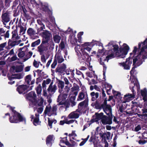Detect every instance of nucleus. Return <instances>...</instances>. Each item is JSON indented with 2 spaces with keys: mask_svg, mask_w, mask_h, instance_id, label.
I'll return each instance as SVG.
<instances>
[{
  "mask_svg": "<svg viewBox=\"0 0 147 147\" xmlns=\"http://www.w3.org/2000/svg\"><path fill=\"white\" fill-rule=\"evenodd\" d=\"M104 116L102 113L98 114L96 115L95 121H97L100 120H101Z\"/></svg>",
  "mask_w": 147,
  "mask_h": 147,
  "instance_id": "obj_34",
  "label": "nucleus"
},
{
  "mask_svg": "<svg viewBox=\"0 0 147 147\" xmlns=\"http://www.w3.org/2000/svg\"><path fill=\"white\" fill-rule=\"evenodd\" d=\"M57 106L56 105H54L52 108L50 104L48 105L46 107L44 111V113L46 115L49 116L52 115H57Z\"/></svg>",
  "mask_w": 147,
  "mask_h": 147,
  "instance_id": "obj_6",
  "label": "nucleus"
},
{
  "mask_svg": "<svg viewBox=\"0 0 147 147\" xmlns=\"http://www.w3.org/2000/svg\"><path fill=\"white\" fill-rule=\"evenodd\" d=\"M146 142L145 140H140L139 141L138 143L140 144L143 145L145 144Z\"/></svg>",
  "mask_w": 147,
  "mask_h": 147,
  "instance_id": "obj_56",
  "label": "nucleus"
},
{
  "mask_svg": "<svg viewBox=\"0 0 147 147\" xmlns=\"http://www.w3.org/2000/svg\"><path fill=\"white\" fill-rule=\"evenodd\" d=\"M43 95L45 97H47V93L46 92V91L45 90V88H43Z\"/></svg>",
  "mask_w": 147,
  "mask_h": 147,
  "instance_id": "obj_55",
  "label": "nucleus"
},
{
  "mask_svg": "<svg viewBox=\"0 0 147 147\" xmlns=\"http://www.w3.org/2000/svg\"><path fill=\"white\" fill-rule=\"evenodd\" d=\"M2 75L4 76H6V74L8 75V70H4L2 71Z\"/></svg>",
  "mask_w": 147,
  "mask_h": 147,
  "instance_id": "obj_52",
  "label": "nucleus"
},
{
  "mask_svg": "<svg viewBox=\"0 0 147 147\" xmlns=\"http://www.w3.org/2000/svg\"><path fill=\"white\" fill-rule=\"evenodd\" d=\"M55 60L59 63H61L64 61V59L62 56L59 54H56L55 58Z\"/></svg>",
  "mask_w": 147,
  "mask_h": 147,
  "instance_id": "obj_21",
  "label": "nucleus"
},
{
  "mask_svg": "<svg viewBox=\"0 0 147 147\" xmlns=\"http://www.w3.org/2000/svg\"><path fill=\"white\" fill-rule=\"evenodd\" d=\"M80 113L79 111H77L73 112L69 114L67 117L68 119H76L79 117Z\"/></svg>",
  "mask_w": 147,
  "mask_h": 147,
  "instance_id": "obj_14",
  "label": "nucleus"
},
{
  "mask_svg": "<svg viewBox=\"0 0 147 147\" xmlns=\"http://www.w3.org/2000/svg\"><path fill=\"white\" fill-rule=\"evenodd\" d=\"M38 51L40 53H42L44 51H46L47 48L46 45L42 43L40 46L38 47Z\"/></svg>",
  "mask_w": 147,
  "mask_h": 147,
  "instance_id": "obj_22",
  "label": "nucleus"
},
{
  "mask_svg": "<svg viewBox=\"0 0 147 147\" xmlns=\"http://www.w3.org/2000/svg\"><path fill=\"white\" fill-rule=\"evenodd\" d=\"M48 125L50 127V128H52V124L53 123L54 124H55L57 123V121L55 119H49V118H48Z\"/></svg>",
  "mask_w": 147,
  "mask_h": 147,
  "instance_id": "obj_28",
  "label": "nucleus"
},
{
  "mask_svg": "<svg viewBox=\"0 0 147 147\" xmlns=\"http://www.w3.org/2000/svg\"><path fill=\"white\" fill-rule=\"evenodd\" d=\"M28 88L27 86L22 85L19 86L17 88V90L20 94H22Z\"/></svg>",
  "mask_w": 147,
  "mask_h": 147,
  "instance_id": "obj_19",
  "label": "nucleus"
},
{
  "mask_svg": "<svg viewBox=\"0 0 147 147\" xmlns=\"http://www.w3.org/2000/svg\"><path fill=\"white\" fill-rule=\"evenodd\" d=\"M51 82V80L49 79H47L46 80L43 81L42 84V86L43 88L46 89V85L49 84Z\"/></svg>",
  "mask_w": 147,
  "mask_h": 147,
  "instance_id": "obj_32",
  "label": "nucleus"
},
{
  "mask_svg": "<svg viewBox=\"0 0 147 147\" xmlns=\"http://www.w3.org/2000/svg\"><path fill=\"white\" fill-rule=\"evenodd\" d=\"M40 42V39H38L36 41L32 42L31 45V46L34 47L38 45H39Z\"/></svg>",
  "mask_w": 147,
  "mask_h": 147,
  "instance_id": "obj_41",
  "label": "nucleus"
},
{
  "mask_svg": "<svg viewBox=\"0 0 147 147\" xmlns=\"http://www.w3.org/2000/svg\"><path fill=\"white\" fill-rule=\"evenodd\" d=\"M87 105V101H84L81 102L79 105V108L81 109L82 107H86Z\"/></svg>",
  "mask_w": 147,
  "mask_h": 147,
  "instance_id": "obj_35",
  "label": "nucleus"
},
{
  "mask_svg": "<svg viewBox=\"0 0 147 147\" xmlns=\"http://www.w3.org/2000/svg\"><path fill=\"white\" fill-rule=\"evenodd\" d=\"M12 39L13 40L18 39L19 38L18 34L17 33V31L15 30L12 32Z\"/></svg>",
  "mask_w": 147,
  "mask_h": 147,
  "instance_id": "obj_27",
  "label": "nucleus"
},
{
  "mask_svg": "<svg viewBox=\"0 0 147 147\" xmlns=\"http://www.w3.org/2000/svg\"><path fill=\"white\" fill-rule=\"evenodd\" d=\"M61 38L59 36L56 35L54 37V40L55 42L56 43H58L59 42Z\"/></svg>",
  "mask_w": 147,
  "mask_h": 147,
  "instance_id": "obj_39",
  "label": "nucleus"
},
{
  "mask_svg": "<svg viewBox=\"0 0 147 147\" xmlns=\"http://www.w3.org/2000/svg\"><path fill=\"white\" fill-rule=\"evenodd\" d=\"M141 129V127L140 125H137L135 128V130L137 131H139Z\"/></svg>",
  "mask_w": 147,
  "mask_h": 147,
  "instance_id": "obj_59",
  "label": "nucleus"
},
{
  "mask_svg": "<svg viewBox=\"0 0 147 147\" xmlns=\"http://www.w3.org/2000/svg\"><path fill=\"white\" fill-rule=\"evenodd\" d=\"M26 82L28 84H30V82L31 81V76L30 75H28L26 77Z\"/></svg>",
  "mask_w": 147,
  "mask_h": 147,
  "instance_id": "obj_42",
  "label": "nucleus"
},
{
  "mask_svg": "<svg viewBox=\"0 0 147 147\" xmlns=\"http://www.w3.org/2000/svg\"><path fill=\"white\" fill-rule=\"evenodd\" d=\"M24 48L26 49V47H24L23 48H20V51L18 54V56L20 58H22L25 55V52L24 51H22V50Z\"/></svg>",
  "mask_w": 147,
  "mask_h": 147,
  "instance_id": "obj_30",
  "label": "nucleus"
},
{
  "mask_svg": "<svg viewBox=\"0 0 147 147\" xmlns=\"http://www.w3.org/2000/svg\"><path fill=\"white\" fill-rule=\"evenodd\" d=\"M18 58L16 56V55L15 54L13 56L11 57V61H14L17 60Z\"/></svg>",
  "mask_w": 147,
  "mask_h": 147,
  "instance_id": "obj_47",
  "label": "nucleus"
},
{
  "mask_svg": "<svg viewBox=\"0 0 147 147\" xmlns=\"http://www.w3.org/2000/svg\"><path fill=\"white\" fill-rule=\"evenodd\" d=\"M70 142L72 144H69V142L67 141L66 137L63 138L61 140L59 144V145L62 147H64V144H66L68 146V147H74V146L75 145L76 143L74 141L70 140Z\"/></svg>",
  "mask_w": 147,
  "mask_h": 147,
  "instance_id": "obj_9",
  "label": "nucleus"
},
{
  "mask_svg": "<svg viewBox=\"0 0 147 147\" xmlns=\"http://www.w3.org/2000/svg\"><path fill=\"white\" fill-rule=\"evenodd\" d=\"M28 98H31L29 99L30 100L29 102L30 105L32 107H34V106L37 104V100L35 99L36 97V94L34 92H29L28 95Z\"/></svg>",
  "mask_w": 147,
  "mask_h": 147,
  "instance_id": "obj_7",
  "label": "nucleus"
},
{
  "mask_svg": "<svg viewBox=\"0 0 147 147\" xmlns=\"http://www.w3.org/2000/svg\"><path fill=\"white\" fill-rule=\"evenodd\" d=\"M85 96V95L83 92H80L79 94L77 100L78 101L82 100L84 98Z\"/></svg>",
  "mask_w": 147,
  "mask_h": 147,
  "instance_id": "obj_36",
  "label": "nucleus"
},
{
  "mask_svg": "<svg viewBox=\"0 0 147 147\" xmlns=\"http://www.w3.org/2000/svg\"><path fill=\"white\" fill-rule=\"evenodd\" d=\"M24 76V75L23 74H17L12 75L11 78L20 79L23 78Z\"/></svg>",
  "mask_w": 147,
  "mask_h": 147,
  "instance_id": "obj_26",
  "label": "nucleus"
},
{
  "mask_svg": "<svg viewBox=\"0 0 147 147\" xmlns=\"http://www.w3.org/2000/svg\"><path fill=\"white\" fill-rule=\"evenodd\" d=\"M23 70V67L22 65L12 66L10 70L13 72H19L22 71Z\"/></svg>",
  "mask_w": 147,
  "mask_h": 147,
  "instance_id": "obj_16",
  "label": "nucleus"
},
{
  "mask_svg": "<svg viewBox=\"0 0 147 147\" xmlns=\"http://www.w3.org/2000/svg\"><path fill=\"white\" fill-rule=\"evenodd\" d=\"M27 32L28 34L30 36H32L36 34V31L31 28H29Z\"/></svg>",
  "mask_w": 147,
  "mask_h": 147,
  "instance_id": "obj_31",
  "label": "nucleus"
},
{
  "mask_svg": "<svg viewBox=\"0 0 147 147\" xmlns=\"http://www.w3.org/2000/svg\"><path fill=\"white\" fill-rule=\"evenodd\" d=\"M40 5L42 6V8L45 11H47L48 10L49 5L47 3H40Z\"/></svg>",
  "mask_w": 147,
  "mask_h": 147,
  "instance_id": "obj_29",
  "label": "nucleus"
},
{
  "mask_svg": "<svg viewBox=\"0 0 147 147\" xmlns=\"http://www.w3.org/2000/svg\"><path fill=\"white\" fill-rule=\"evenodd\" d=\"M58 86L59 88V92L61 93L62 92L63 89L64 87V82L61 80H59Z\"/></svg>",
  "mask_w": 147,
  "mask_h": 147,
  "instance_id": "obj_23",
  "label": "nucleus"
},
{
  "mask_svg": "<svg viewBox=\"0 0 147 147\" xmlns=\"http://www.w3.org/2000/svg\"><path fill=\"white\" fill-rule=\"evenodd\" d=\"M112 88L111 86L108 83H106L105 84V89L108 95L110 94L111 90Z\"/></svg>",
  "mask_w": 147,
  "mask_h": 147,
  "instance_id": "obj_24",
  "label": "nucleus"
},
{
  "mask_svg": "<svg viewBox=\"0 0 147 147\" xmlns=\"http://www.w3.org/2000/svg\"><path fill=\"white\" fill-rule=\"evenodd\" d=\"M103 111L110 117L112 116V109L111 106L107 105V100H105L104 103L102 105Z\"/></svg>",
  "mask_w": 147,
  "mask_h": 147,
  "instance_id": "obj_8",
  "label": "nucleus"
},
{
  "mask_svg": "<svg viewBox=\"0 0 147 147\" xmlns=\"http://www.w3.org/2000/svg\"><path fill=\"white\" fill-rule=\"evenodd\" d=\"M90 95L92 97V100L94 101L98 98L99 94L97 92L95 93L94 92H92L91 93Z\"/></svg>",
  "mask_w": 147,
  "mask_h": 147,
  "instance_id": "obj_25",
  "label": "nucleus"
},
{
  "mask_svg": "<svg viewBox=\"0 0 147 147\" xmlns=\"http://www.w3.org/2000/svg\"><path fill=\"white\" fill-rule=\"evenodd\" d=\"M41 60L43 63H45L46 62V59L45 56L44 55H42L41 57Z\"/></svg>",
  "mask_w": 147,
  "mask_h": 147,
  "instance_id": "obj_57",
  "label": "nucleus"
},
{
  "mask_svg": "<svg viewBox=\"0 0 147 147\" xmlns=\"http://www.w3.org/2000/svg\"><path fill=\"white\" fill-rule=\"evenodd\" d=\"M69 136L70 137H72V138L73 139H75V138H73V137H76L77 135L75 133V131H73L71 134H69Z\"/></svg>",
  "mask_w": 147,
  "mask_h": 147,
  "instance_id": "obj_45",
  "label": "nucleus"
},
{
  "mask_svg": "<svg viewBox=\"0 0 147 147\" xmlns=\"http://www.w3.org/2000/svg\"><path fill=\"white\" fill-rule=\"evenodd\" d=\"M115 98L117 99L118 101L121 100L122 99V97L121 96V94H119V95H117L115 97Z\"/></svg>",
  "mask_w": 147,
  "mask_h": 147,
  "instance_id": "obj_58",
  "label": "nucleus"
},
{
  "mask_svg": "<svg viewBox=\"0 0 147 147\" xmlns=\"http://www.w3.org/2000/svg\"><path fill=\"white\" fill-rule=\"evenodd\" d=\"M137 115L139 117L143 119L146 120L147 119V114H138Z\"/></svg>",
  "mask_w": 147,
  "mask_h": 147,
  "instance_id": "obj_40",
  "label": "nucleus"
},
{
  "mask_svg": "<svg viewBox=\"0 0 147 147\" xmlns=\"http://www.w3.org/2000/svg\"><path fill=\"white\" fill-rule=\"evenodd\" d=\"M103 125L111 124L112 123V119L105 115L101 121Z\"/></svg>",
  "mask_w": 147,
  "mask_h": 147,
  "instance_id": "obj_17",
  "label": "nucleus"
},
{
  "mask_svg": "<svg viewBox=\"0 0 147 147\" xmlns=\"http://www.w3.org/2000/svg\"><path fill=\"white\" fill-rule=\"evenodd\" d=\"M7 14L6 13H4L2 16V18H3V19L5 21L7 22L8 21H7L6 20V17H5L6 16Z\"/></svg>",
  "mask_w": 147,
  "mask_h": 147,
  "instance_id": "obj_61",
  "label": "nucleus"
},
{
  "mask_svg": "<svg viewBox=\"0 0 147 147\" xmlns=\"http://www.w3.org/2000/svg\"><path fill=\"white\" fill-rule=\"evenodd\" d=\"M39 114H35V117H34L33 115H31L30 118L32 119H34L33 123L35 126H37L40 124L41 122L39 120Z\"/></svg>",
  "mask_w": 147,
  "mask_h": 147,
  "instance_id": "obj_15",
  "label": "nucleus"
},
{
  "mask_svg": "<svg viewBox=\"0 0 147 147\" xmlns=\"http://www.w3.org/2000/svg\"><path fill=\"white\" fill-rule=\"evenodd\" d=\"M64 80L65 81V84L66 85H69V82L68 79L66 78H64Z\"/></svg>",
  "mask_w": 147,
  "mask_h": 147,
  "instance_id": "obj_60",
  "label": "nucleus"
},
{
  "mask_svg": "<svg viewBox=\"0 0 147 147\" xmlns=\"http://www.w3.org/2000/svg\"><path fill=\"white\" fill-rule=\"evenodd\" d=\"M37 104L36 105L34 106V107H35V108H36V106ZM33 107L35 108L34 107ZM36 108L37 109V111L40 113H41L43 110V108L42 107L38 106V107H37Z\"/></svg>",
  "mask_w": 147,
  "mask_h": 147,
  "instance_id": "obj_43",
  "label": "nucleus"
},
{
  "mask_svg": "<svg viewBox=\"0 0 147 147\" xmlns=\"http://www.w3.org/2000/svg\"><path fill=\"white\" fill-rule=\"evenodd\" d=\"M94 72H87L86 73V75L87 76L91 78L92 77V75L94 74Z\"/></svg>",
  "mask_w": 147,
  "mask_h": 147,
  "instance_id": "obj_51",
  "label": "nucleus"
},
{
  "mask_svg": "<svg viewBox=\"0 0 147 147\" xmlns=\"http://www.w3.org/2000/svg\"><path fill=\"white\" fill-rule=\"evenodd\" d=\"M65 47L64 43L63 41H61L59 45V48L61 49H63Z\"/></svg>",
  "mask_w": 147,
  "mask_h": 147,
  "instance_id": "obj_46",
  "label": "nucleus"
},
{
  "mask_svg": "<svg viewBox=\"0 0 147 147\" xmlns=\"http://www.w3.org/2000/svg\"><path fill=\"white\" fill-rule=\"evenodd\" d=\"M19 41H20V40H19L18 41H15L11 43L10 45V46H13L15 45H18L20 43Z\"/></svg>",
  "mask_w": 147,
  "mask_h": 147,
  "instance_id": "obj_44",
  "label": "nucleus"
},
{
  "mask_svg": "<svg viewBox=\"0 0 147 147\" xmlns=\"http://www.w3.org/2000/svg\"><path fill=\"white\" fill-rule=\"evenodd\" d=\"M54 139L53 136L52 135H49L47 137L46 142L48 146H51V144L53 142Z\"/></svg>",
  "mask_w": 147,
  "mask_h": 147,
  "instance_id": "obj_18",
  "label": "nucleus"
},
{
  "mask_svg": "<svg viewBox=\"0 0 147 147\" xmlns=\"http://www.w3.org/2000/svg\"><path fill=\"white\" fill-rule=\"evenodd\" d=\"M141 94L142 96L143 97V100L145 102L144 106L146 107H147V91L146 88L144 89L143 90L141 91ZM143 113H147V109H142Z\"/></svg>",
  "mask_w": 147,
  "mask_h": 147,
  "instance_id": "obj_10",
  "label": "nucleus"
},
{
  "mask_svg": "<svg viewBox=\"0 0 147 147\" xmlns=\"http://www.w3.org/2000/svg\"><path fill=\"white\" fill-rule=\"evenodd\" d=\"M106 47L107 50L104 53V54L108 55L106 58L104 59V60H107V62L109 59L114 58L115 55L119 58L125 57L129 49V47L124 43L118 50V45L113 44L112 42L109 43Z\"/></svg>",
  "mask_w": 147,
  "mask_h": 147,
  "instance_id": "obj_2",
  "label": "nucleus"
},
{
  "mask_svg": "<svg viewBox=\"0 0 147 147\" xmlns=\"http://www.w3.org/2000/svg\"><path fill=\"white\" fill-rule=\"evenodd\" d=\"M117 107V108L118 109V110L120 111V112H122L123 111V109L121 106H118Z\"/></svg>",
  "mask_w": 147,
  "mask_h": 147,
  "instance_id": "obj_62",
  "label": "nucleus"
},
{
  "mask_svg": "<svg viewBox=\"0 0 147 147\" xmlns=\"http://www.w3.org/2000/svg\"><path fill=\"white\" fill-rule=\"evenodd\" d=\"M51 34L49 32L46 30L43 32L42 34V36L43 38L46 40L48 39L51 36Z\"/></svg>",
  "mask_w": 147,
  "mask_h": 147,
  "instance_id": "obj_20",
  "label": "nucleus"
},
{
  "mask_svg": "<svg viewBox=\"0 0 147 147\" xmlns=\"http://www.w3.org/2000/svg\"><path fill=\"white\" fill-rule=\"evenodd\" d=\"M39 62H38L35 60H34L33 63V65L34 67L37 68L38 67L39 65Z\"/></svg>",
  "mask_w": 147,
  "mask_h": 147,
  "instance_id": "obj_49",
  "label": "nucleus"
},
{
  "mask_svg": "<svg viewBox=\"0 0 147 147\" xmlns=\"http://www.w3.org/2000/svg\"><path fill=\"white\" fill-rule=\"evenodd\" d=\"M36 90L38 96L41 95L42 91V87L40 85H38L36 88Z\"/></svg>",
  "mask_w": 147,
  "mask_h": 147,
  "instance_id": "obj_33",
  "label": "nucleus"
},
{
  "mask_svg": "<svg viewBox=\"0 0 147 147\" xmlns=\"http://www.w3.org/2000/svg\"><path fill=\"white\" fill-rule=\"evenodd\" d=\"M44 29H45V25H43V26H41L40 28L38 29L37 32L38 33H39L41 31Z\"/></svg>",
  "mask_w": 147,
  "mask_h": 147,
  "instance_id": "obj_48",
  "label": "nucleus"
},
{
  "mask_svg": "<svg viewBox=\"0 0 147 147\" xmlns=\"http://www.w3.org/2000/svg\"><path fill=\"white\" fill-rule=\"evenodd\" d=\"M57 62L56 61V60L54 59L53 63L51 65L52 68H55V66L57 64Z\"/></svg>",
  "mask_w": 147,
  "mask_h": 147,
  "instance_id": "obj_54",
  "label": "nucleus"
},
{
  "mask_svg": "<svg viewBox=\"0 0 147 147\" xmlns=\"http://www.w3.org/2000/svg\"><path fill=\"white\" fill-rule=\"evenodd\" d=\"M130 80L131 83L130 85L129 88L131 89H132V93H129L124 95L123 97L124 101L123 102L124 103L126 102H129L134 98L135 95L134 91L135 87H136L138 90L140 88L139 83L136 78L134 76L131 75L130 78Z\"/></svg>",
  "mask_w": 147,
  "mask_h": 147,
  "instance_id": "obj_4",
  "label": "nucleus"
},
{
  "mask_svg": "<svg viewBox=\"0 0 147 147\" xmlns=\"http://www.w3.org/2000/svg\"><path fill=\"white\" fill-rule=\"evenodd\" d=\"M30 67L27 66L25 68L24 70L25 71L27 72L29 71L30 70Z\"/></svg>",
  "mask_w": 147,
  "mask_h": 147,
  "instance_id": "obj_63",
  "label": "nucleus"
},
{
  "mask_svg": "<svg viewBox=\"0 0 147 147\" xmlns=\"http://www.w3.org/2000/svg\"><path fill=\"white\" fill-rule=\"evenodd\" d=\"M6 45V43H4L0 45V51L3 50V48L5 47Z\"/></svg>",
  "mask_w": 147,
  "mask_h": 147,
  "instance_id": "obj_50",
  "label": "nucleus"
},
{
  "mask_svg": "<svg viewBox=\"0 0 147 147\" xmlns=\"http://www.w3.org/2000/svg\"><path fill=\"white\" fill-rule=\"evenodd\" d=\"M53 82L50 84L48 89V91L50 96L52 95L56 91L57 89V87L55 85H53Z\"/></svg>",
  "mask_w": 147,
  "mask_h": 147,
  "instance_id": "obj_13",
  "label": "nucleus"
},
{
  "mask_svg": "<svg viewBox=\"0 0 147 147\" xmlns=\"http://www.w3.org/2000/svg\"><path fill=\"white\" fill-rule=\"evenodd\" d=\"M37 22L38 24L41 26H43V25H44L43 24V22H45V21L42 18L38 19L37 20Z\"/></svg>",
  "mask_w": 147,
  "mask_h": 147,
  "instance_id": "obj_38",
  "label": "nucleus"
},
{
  "mask_svg": "<svg viewBox=\"0 0 147 147\" xmlns=\"http://www.w3.org/2000/svg\"><path fill=\"white\" fill-rule=\"evenodd\" d=\"M146 40L144 42H139L138 47L135 46L132 52L130 54L129 58H133V65L134 66L130 71L131 76L133 75L135 68L141 65L144 60L147 58V42Z\"/></svg>",
  "mask_w": 147,
  "mask_h": 147,
  "instance_id": "obj_1",
  "label": "nucleus"
},
{
  "mask_svg": "<svg viewBox=\"0 0 147 147\" xmlns=\"http://www.w3.org/2000/svg\"><path fill=\"white\" fill-rule=\"evenodd\" d=\"M112 92L114 94V96L115 97V96H116L118 95H119V94H120V93L119 92H117L113 90Z\"/></svg>",
  "mask_w": 147,
  "mask_h": 147,
  "instance_id": "obj_53",
  "label": "nucleus"
},
{
  "mask_svg": "<svg viewBox=\"0 0 147 147\" xmlns=\"http://www.w3.org/2000/svg\"><path fill=\"white\" fill-rule=\"evenodd\" d=\"M64 117V121L65 123L67 124H70L73 123L74 122L75 120H71L69 121H68L67 119L68 118L67 117L66 118L65 116H63L62 117V118Z\"/></svg>",
  "mask_w": 147,
  "mask_h": 147,
  "instance_id": "obj_37",
  "label": "nucleus"
},
{
  "mask_svg": "<svg viewBox=\"0 0 147 147\" xmlns=\"http://www.w3.org/2000/svg\"><path fill=\"white\" fill-rule=\"evenodd\" d=\"M93 42H86L81 45H77L75 47V50L77 54L80 53L82 59L89 64L91 58L88 53L91 50V47L93 46Z\"/></svg>",
  "mask_w": 147,
  "mask_h": 147,
  "instance_id": "obj_3",
  "label": "nucleus"
},
{
  "mask_svg": "<svg viewBox=\"0 0 147 147\" xmlns=\"http://www.w3.org/2000/svg\"><path fill=\"white\" fill-rule=\"evenodd\" d=\"M132 61H130L129 57L127 59L125 62L123 63H119V64L121 66L123 67L124 69H129L130 66L132 63Z\"/></svg>",
  "mask_w": 147,
  "mask_h": 147,
  "instance_id": "obj_11",
  "label": "nucleus"
},
{
  "mask_svg": "<svg viewBox=\"0 0 147 147\" xmlns=\"http://www.w3.org/2000/svg\"><path fill=\"white\" fill-rule=\"evenodd\" d=\"M67 94L66 93H64L62 95H59L57 100L58 102H59L60 105H63L65 103V99L67 98Z\"/></svg>",
  "mask_w": 147,
  "mask_h": 147,
  "instance_id": "obj_12",
  "label": "nucleus"
},
{
  "mask_svg": "<svg viewBox=\"0 0 147 147\" xmlns=\"http://www.w3.org/2000/svg\"><path fill=\"white\" fill-rule=\"evenodd\" d=\"M94 88L95 90L97 91H100V88L96 85L94 86Z\"/></svg>",
  "mask_w": 147,
  "mask_h": 147,
  "instance_id": "obj_64",
  "label": "nucleus"
},
{
  "mask_svg": "<svg viewBox=\"0 0 147 147\" xmlns=\"http://www.w3.org/2000/svg\"><path fill=\"white\" fill-rule=\"evenodd\" d=\"M14 108L10 107V112H11L10 122L12 123H18L20 122L26 123V119L23 116L14 109Z\"/></svg>",
  "mask_w": 147,
  "mask_h": 147,
  "instance_id": "obj_5",
  "label": "nucleus"
}]
</instances>
